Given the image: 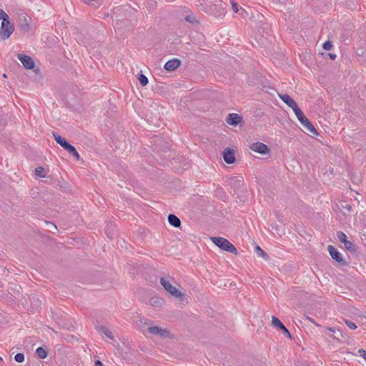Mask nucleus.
Segmentation results:
<instances>
[{"label":"nucleus","mask_w":366,"mask_h":366,"mask_svg":"<svg viewBox=\"0 0 366 366\" xmlns=\"http://www.w3.org/2000/svg\"><path fill=\"white\" fill-rule=\"evenodd\" d=\"M212 242L223 251L237 255V248L227 239L220 237H211Z\"/></svg>","instance_id":"1"},{"label":"nucleus","mask_w":366,"mask_h":366,"mask_svg":"<svg viewBox=\"0 0 366 366\" xmlns=\"http://www.w3.org/2000/svg\"><path fill=\"white\" fill-rule=\"evenodd\" d=\"M301 124L310 133L311 136L318 135L317 129L299 108L294 112Z\"/></svg>","instance_id":"2"},{"label":"nucleus","mask_w":366,"mask_h":366,"mask_svg":"<svg viewBox=\"0 0 366 366\" xmlns=\"http://www.w3.org/2000/svg\"><path fill=\"white\" fill-rule=\"evenodd\" d=\"M14 31V25L11 22L10 19H3L0 27V37L5 40L9 39Z\"/></svg>","instance_id":"3"},{"label":"nucleus","mask_w":366,"mask_h":366,"mask_svg":"<svg viewBox=\"0 0 366 366\" xmlns=\"http://www.w3.org/2000/svg\"><path fill=\"white\" fill-rule=\"evenodd\" d=\"M159 282L164 289L173 297L182 299L184 296V295L177 288L173 286L165 277H161Z\"/></svg>","instance_id":"4"},{"label":"nucleus","mask_w":366,"mask_h":366,"mask_svg":"<svg viewBox=\"0 0 366 366\" xmlns=\"http://www.w3.org/2000/svg\"><path fill=\"white\" fill-rule=\"evenodd\" d=\"M327 250L331 256V257L337 262L341 265H347V262L342 258V256L340 252L337 251L332 245H328Z\"/></svg>","instance_id":"5"},{"label":"nucleus","mask_w":366,"mask_h":366,"mask_svg":"<svg viewBox=\"0 0 366 366\" xmlns=\"http://www.w3.org/2000/svg\"><path fill=\"white\" fill-rule=\"evenodd\" d=\"M272 325L274 327L282 330V334L290 338V340L292 339V337L289 332V330L286 328V327L284 325V324L275 316L272 317Z\"/></svg>","instance_id":"6"},{"label":"nucleus","mask_w":366,"mask_h":366,"mask_svg":"<svg viewBox=\"0 0 366 366\" xmlns=\"http://www.w3.org/2000/svg\"><path fill=\"white\" fill-rule=\"evenodd\" d=\"M250 149L257 153H259L261 154H267L269 152V148L268 146L264 143L262 142H255L252 143L250 145Z\"/></svg>","instance_id":"7"},{"label":"nucleus","mask_w":366,"mask_h":366,"mask_svg":"<svg viewBox=\"0 0 366 366\" xmlns=\"http://www.w3.org/2000/svg\"><path fill=\"white\" fill-rule=\"evenodd\" d=\"M150 334L157 335L161 337H167L170 335V332L167 329L161 328L158 326H152L148 328Z\"/></svg>","instance_id":"8"},{"label":"nucleus","mask_w":366,"mask_h":366,"mask_svg":"<svg viewBox=\"0 0 366 366\" xmlns=\"http://www.w3.org/2000/svg\"><path fill=\"white\" fill-rule=\"evenodd\" d=\"M17 58L22 63L25 69H31L34 67L35 64L31 57L25 54H19Z\"/></svg>","instance_id":"9"},{"label":"nucleus","mask_w":366,"mask_h":366,"mask_svg":"<svg viewBox=\"0 0 366 366\" xmlns=\"http://www.w3.org/2000/svg\"><path fill=\"white\" fill-rule=\"evenodd\" d=\"M52 135H53L54 138L55 139V141L59 145H61V147H62L68 152H71V150L72 149L74 146H72L71 144H69L66 140V139L63 138L62 137H61L60 135H59L57 133H56L54 132L52 133Z\"/></svg>","instance_id":"10"},{"label":"nucleus","mask_w":366,"mask_h":366,"mask_svg":"<svg viewBox=\"0 0 366 366\" xmlns=\"http://www.w3.org/2000/svg\"><path fill=\"white\" fill-rule=\"evenodd\" d=\"M223 159L227 164H233L235 162L234 149L229 147L226 148L223 152Z\"/></svg>","instance_id":"11"},{"label":"nucleus","mask_w":366,"mask_h":366,"mask_svg":"<svg viewBox=\"0 0 366 366\" xmlns=\"http://www.w3.org/2000/svg\"><path fill=\"white\" fill-rule=\"evenodd\" d=\"M279 97L284 103L292 109L294 112H296L297 109H299V107L297 106L295 101L288 94H282L279 95Z\"/></svg>","instance_id":"12"},{"label":"nucleus","mask_w":366,"mask_h":366,"mask_svg":"<svg viewBox=\"0 0 366 366\" xmlns=\"http://www.w3.org/2000/svg\"><path fill=\"white\" fill-rule=\"evenodd\" d=\"M242 121V117L236 113L229 114L226 118V122L232 126H237Z\"/></svg>","instance_id":"13"},{"label":"nucleus","mask_w":366,"mask_h":366,"mask_svg":"<svg viewBox=\"0 0 366 366\" xmlns=\"http://www.w3.org/2000/svg\"><path fill=\"white\" fill-rule=\"evenodd\" d=\"M180 64H181V61L179 59H173L167 61L165 63L164 68L167 71H174L177 68H178L180 66Z\"/></svg>","instance_id":"14"},{"label":"nucleus","mask_w":366,"mask_h":366,"mask_svg":"<svg viewBox=\"0 0 366 366\" xmlns=\"http://www.w3.org/2000/svg\"><path fill=\"white\" fill-rule=\"evenodd\" d=\"M30 21H31V19L30 18L28 19L26 16H23V19H21L20 27H21V29L24 33L28 34L31 31Z\"/></svg>","instance_id":"15"},{"label":"nucleus","mask_w":366,"mask_h":366,"mask_svg":"<svg viewBox=\"0 0 366 366\" xmlns=\"http://www.w3.org/2000/svg\"><path fill=\"white\" fill-rule=\"evenodd\" d=\"M167 219L170 225L177 228L180 227L181 221L175 214H169Z\"/></svg>","instance_id":"16"},{"label":"nucleus","mask_w":366,"mask_h":366,"mask_svg":"<svg viewBox=\"0 0 366 366\" xmlns=\"http://www.w3.org/2000/svg\"><path fill=\"white\" fill-rule=\"evenodd\" d=\"M97 329L98 332L104 334L110 340H114V336L112 331H110L109 329L107 328V327L102 325L98 327Z\"/></svg>","instance_id":"17"},{"label":"nucleus","mask_w":366,"mask_h":366,"mask_svg":"<svg viewBox=\"0 0 366 366\" xmlns=\"http://www.w3.org/2000/svg\"><path fill=\"white\" fill-rule=\"evenodd\" d=\"M184 20L192 24H199V21L196 19L195 16L190 11L189 12V14L185 15V16L184 17Z\"/></svg>","instance_id":"18"},{"label":"nucleus","mask_w":366,"mask_h":366,"mask_svg":"<svg viewBox=\"0 0 366 366\" xmlns=\"http://www.w3.org/2000/svg\"><path fill=\"white\" fill-rule=\"evenodd\" d=\"M345 247L351 253H355L357 251L356 245L351 241L347 240L345 242Z\"/></svg>","instance_id":"19"},{"label":"nucleus","mask_w":366,"mask_h":366,"mask_svg":"<svg viewBox=\"0 0 366 366\" xmlns=\"http://www.w3.org/2000/svg\"><path fill=\"white\" fill-rule=\"evenodd\" d=\"M255 252H257L258 257H262L265 260L269 259V255L263 249H262L259 246L257 245L255 247Z\"/></svg>","instance_id":"20"},{"label":"nucleus","mask_w":366,"mask_h":366,"mask_svg":"<svg viewBox=\"0 0 366 366\" xmlns=\"http://www.w3.org/2000/svg\"><path fill=\"white\" fill-rule=\"evenodd\" d=\"M36 354L41 359H44L47 356V351L42 347H39L36 350Z\"/></svg>","instance_id":"21"},{"label":"nucleus","mask_w":366,"mask_h":366,"mask_svg":"<svg viewBox=\"0 0 366 366\" xmlns=\"http://www.w3.org/2000/svg\"><path fill=\"white\" fill-rule=\"evenodd\" d=\"M137 79H138V80L139 81V84L142 86H146L148 84V82H149L147 77L144 74H143L142 72L138 74Z\"/></svg>","instance_id":"22"},{"label":"nucleus","mask_w":366,"mask_h":366,"mask_svg":"<svg viewBox=\"0 0 366 366\" xmlns=\"http://www.w3.org/2000/svg\"><path fill=\"white\" fill-rule=\"evenodd\" d=\"M35 174L39 177L43 178L46 177V173L43 167H39L35 169Z\"/></svg>","instance_id":"23"},{"label":"nucleus","mask_w":366,"mask_h":366,"mask_svg":"<svg viewBox=\"0 0 366 366\" xmlns=\"http://www.w3.org/2000/svg\"><path fill=\"white\" fill-rule=\"evenodd\" d=\"M337 237L338 240L343 244H345V242L347 240V236L343 232H341V231L338 232L337 233Z\"/></svg>","instance_id":"24"},{"label":"nucleus","mask_w":366,"mask_h":366,"mask_svg":"<svg viewBox=\"0 0 366 366\" xmlns=\"http://www.w3.org/2000/svg\"><path fill=\"white\" fill-rule=\"evenodd\" d=\"M14 360L17 362H23L24 360V355L23 353H17L14 356Z\"/></svg>","instance_id":"25"},{"label":"nucleus","mask_w":366,"mask_h":366,"mask_svg":"<svg viewBox=\"0 0 366 366\" xmlns=\"http://www.w3.org/2000/svg\"><path fill=\"white\" fill-rule=\"evenodd\" d=\"M217 194L219 199L226 201L227 196L222 189L217 191Z\"/></svg>","instance_id":"26"},{"label":"nucleus","mask_w":366,"mask_h":366,"mask_svg":"<svg viewBox=\"0 0 366 366\" xmlns=\"http://www.w3.org/2000/svg\"><path fill=\"white\" fill-rule=\"evenodd\" d=\"M71 156H73L74 157H75V159L76 160H79L80 159V156L78 153V152L76 151V148L74 147L72 148V149L71 150V152H69Z\"/></svg>","instance_id":"27"},{"label":"nucleus","mask_w":366,"mask_h":366,"mask_svg":"<svg viewBox=\"0 0 366 366\" xmlns=\"http://www.w3.org/2000/svg\"><path fill=\"white\" fill-rule=\"evenodd\" d=\"M332 47V41H326L323 45H322V48L325 49V50H327V51H329L330 49H331V48Z\"/></svg>","instance_id":"28"},{"label":"nucleus","mask_w":366,"mask_h":366,"mask_svg":"<svg viewBox=\"0 0 366 366\" xmlns=\"http://www.w3.org/2000/svg\"><path fill=\"white\" fill-rule=\"evenodd\" d=\"M345 322L349 328H350L352 330H355L357 328L356 325L353 322L348 320H345Z\"/></svg>","instance_id":"29"},{"label":"nucleus","mask_w":366,"mask_h":366,"mask_svg":"<svg viewBox=\"0 0 366 366\" xmlns=\"http://www.w3.org/2000/svg\"><path fill=\"white\" fill-rule=\"evenodd\" d=\"M9 19V15L3 9H0V19L3 21V19L7 20Z\"/></svg>","instance_id":"30"},{"label":"nucleus","mask_w":366,"mask_h":366,"mask_svg":"<svg viewBox=\"0 0 366 366\" xmlns=\"http://www.w3.org/2000/svg\"><path fill=\"white\" fill-rule=\"evenodd\" d=\"M46 224L48 227V229L50 232H52L53 230H57V227L54 224L48 222H46Z\"/></svg>","instance_id":"31"},{"label":"nucleus","mask_w":366,"mask_h":366,"mask_svg":"<svg viewBox=\"0 0 366 366\" xmlns=\"http://www.w3.org/2000/svg\"><path fill=\"white\" fill-rule=\"evenodd\" d=\"M358 353H359L360 356L363 357L366 362V350H365L364 349H360L358 350Z\"/></svg>","instance_id":"32"},{"label":"nucleus","mask_w":366,"mask_h":366,"mask_svg":"<svg viewBox=\"0 0 366 366\" xmlns=\"http://www.w3.org/2000/svg\"><path fill=\"white\" fill-rule=\"evenodd\" d=\"M306 319L308 320L310 322H312L313 325H315V326L317 327H320V325L315 322V320L314 319H312V317H309V316H306Z\"/></svg>","instance_id":"33"},{"label":"nucleus","mask_w":366,"mask_h":366,"mask_svg":"<svg viewBox=\"0 0 366 366\" xmlns=\"http://www.w3.org/2000/svg\"><path fill=\"white\" fill-rule=\"evenodd\" d=\"M232 10L234 13H237L239 11L238 4L236 3H232Z\"/></svg>","instance_id":"34"},{"label":"nucleus","mask_w":366,"mask_h":366,"mask_svg":"<svg viewBox=\"0 0 366 366\" xmlns=\"http://www.w3.org/2000/svg\"><path fill=\"white\" fill-rule=\"evenodd\" d=\"M94 365H95V366H103V363L102 362V361H100L99 360H97L94 362Z\"/></svg>","instance_id":"35"},{"label":"nucleus","mask_w":366,"mask_h":366,"mask_svg":"<svg viewBox=\"0 0 366 366\" xmlns=\"http://www.w3.org/2000/svg\"><path fill=\"white\" fill-rule=\"evenodd\" d=\"M328 56H329L330 59L332 60H334L336 58V55L333 53H329Z\"/></svg>","instance_id":"36"},{"label":"nucleus","mask_w":366,"mask_h":366,"mask_svg":"<svg viewBox=\"0 0 366 366\" xmlns=\"http://www.w3.org/2000/svg\"><path fill=\"white\" fill-rule=\"evenodd\" d=\"M337 333H339V334H340V335L342 338L345 339V335H343V333H342V330H341L338 329V330H337Z\"/></svg>","instance_id":"37"},{"label":"nucleus","mask_w":366,"mask_h":366,"mask_svg":"<svg viewBox=\"0 0 366 366\" xmlns=\"http://www.w3.org/2000/svg\"><path fill=\"white\" fill-rule=\"evenodd\" d=\"M144 321L143 322H144L145 325H149V323L151 322V320H148V319H147V318L144 319Z\"/></svg>","instance_id":"38"},{"label":"nucleus","mask_w":366,"mask_h":366,"mask_svg":"<svg viewBox=\"0 0 366 366\" xmlns=\"http://www.w3.org/2000/svg\"><path fill=\"white\" fill-rule=\"evenodd\" d=\"M327 330H329V331H330V332H334V333H335V332H336L335 329V328H333V327H327Z\"/></svg>","instance_id":"39"},{"label":"nucleus","mask_w":366,"mask_h":366,"mask_svg":"<svg viewBox=\"0 0 366 366\" xmlns=\"http://www.w3.org/2000/svg\"><path fill=\"white\" fill-rule=\"evenodd\" d=\"M244 14H246V11L244 10L242 11V12L240 14L242 16H243Z\"/></svg>","instance_id":"40"},{"label":"nucleus","mask_w":366,"mask_h":366,"mask_svg":"<svg viewBox=\"0 0 366 366\" xmlns=\"http://www.w3.org/2000/svg\"><path fill=\"white\" fill-rule=\"evenodd\" d=\"M333 338L336 339V340H340L339 337H336V336H333Z\"/></svg>","instance_id":"41"},{"label":"nucleus","mask_w":366,"mask_h":366,"mask_svg":"<svg viewBox=\"0 0 366 366\" xmlns=\"http://www.w3.org/2000/svg\"><path fill=\"white\" fill-rule=\"evenodd\" d=\"M0 360H1V358L0 357Z\"/></svg>","instance_id":"42"}]
</instances>
